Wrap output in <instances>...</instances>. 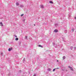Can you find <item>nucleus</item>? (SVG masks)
Listing matches in <instances>:
<instances>
[{
    "instance_id": "1",
    "label": "nucleus",
    "mask_w": 76,
    "mask_h": 76,
    "mask_svg": "<svg viewBox=\"0 0 76 76\" xmlns=\"http://www.w3.org/2000/svg\"><path fill=\"white\" fill-rule=\"evenodd\" d=\"M68 67L69 68H70L71 70H72V71H73V68L72 67H70V66H69Z\"/></svg>"
},
{
    "instance_id": "2",
    "label": "nucleus",
    "mask_w": 76,
    "mask_h": 76,
    "mask_svg": "<svg viewBox=\"0 0 76 76\" xmlns=\"http://www.w3.org/2000/svg\"><path fill=\"white\" fill-rule=\"evenodd\" d=\"M0 26H3V23L2 22H1L0 23Z\"/></svg>"
},
{
    "instance_id": "3",
    "label": "nucleus",
    "mask_w": 76,
    "mask_h": 76,
    "mask_svg": "<svg viewBox=\"0 0 76 76\" xmlns=\"http://www.w3.org/2000/svg\"><path fill=\"white\" fill-rule=\"evenodd\" d=\"M12 48H10L8 49V51H10L12 50Z\"/></svg>"
},
{
    "instance_id": "4",
    "label": "nucleus",
    "mask_w": 76,
    "mask_h": 76,
    "mask_svg": "<svg viewBox=\"0 0 76 76\" xmlns=\"http://www.w3.org/2000/svg\"><path fill=\"white\" fill-rule=\"evenodd\" d=\"M54 31L55 32H58V30L55 29Z\"/></svg>"
},
{
    "instance_id": "5",
    "label": "nucleus",
    "mask_w": 76,
    "mask_h": 76,
    "mask_svg": "<svg viewBox=\"0 0 76 76\" xmlns=\"http://www.w3.org/2000/svg\"><path fill=\"white\" fill-rule=\"evenodd\" d=\"M26 20V19H25V18H23V22H25V20Z\"/></svg>"
},
{
    "instance_id": "6",
    "label": "nucleus",
    "mask_w": 76,
    "mask_h": 76,
    "mask_svg": "<svg viewBox=\"0 0 76 76\" xmlns=\"http://www.w3.org/2000/svg\"><path fill=\"white\" fill-rule=\"evenodd\" d=\"M24 7V5H21L20 6V7Z\"/></svg>"
},
{
    "instance_id": "7",
    "label": "nucleus",
    "mask_w": 76,
    "mask_h": 76,
    "mask_svg": "<svg viewBox=\"0 0 76 76\" xmlns=\"http://www.w3.org/2000/svg\"><path fill=\"white\" fill-rule=\"evenodd\" d=\"M49 3H51V4H53V2L51 1H49Z\"/></svg>"
},
{
    "instance_id": "8",
    "label": "nucleus",
    "mask_w": 76,
    "mask_h": 76,
    "mask_svg": "<svg viewBox=\"0 0 76 76\" xmlns=\"http://www.w3.org/2000/svg\"><path fill=\"white\" fill-rule=\"evenodd\" d=\"M39 47H42V48H43V46H42L41 45H39Z\"/></svg>"
},
{
    "instance_id": "9",
    "label": "nucleus",
    "mask_w": 76,
    "mask_h": 76,
    "mask_svg": "<svg viewBox=\"0 0 76 76\" xmlns=\"http://www.w3.org/2000/svg\"><path fill=\"white\" fill-rule=\"evenodd\" d=\"M40 7L41 8H44V6H43L42 5H41Z\"/></svg>"
},
{
    "instance_id": "10",
    "label": "nucleus",
    "mask_w": 76,
    "mask_h": 76,
    "mask_svg": "<svg viewBox=\"0 0 76 76\" xmlns=\"http://www.w3.org/2000/svg\"><path fill=\"white\" fill-rule=\"evenodd\" d=\"M19 40V39L18 38H16L15 39V41H18Z\"/></svg>"
},
{
    "instance_id": "11",
    "label": "nucleus",
    "mask_w": 76,
    "mask_h": 76,
    "mask_svg": "<svg viewBox=\"0 0 76 76\" xmlns=\"http://www.w3.org/2000/svg\"><path fill=\"white\" fill-rule=\"evenodd\" d=\"M16 5H19V3L17 2L16 3Z\"/></svg>"
},
{
    "instance_id": "12",
    "label": "nucleus",
    "mask_w": 76,
    "mask_h": 76,
    "mask_svg": "<svg viewBox=\"0 0 76 76\" xmlns=\"http://www.w3.org/2000/svg\"><path fill=\"white\" fill-rule=\"evenodd\" d=\"M63 58L64 60V59L66 58V57H65V56H63Z\"/></svg>"
},
{
    "instance_id": "13",
    "label": "nucleus",
    "mask_w": 76,
    "mask_h": 76,
    "mask_svg": "<svg viewBox=\"0 0 76 76\" xmlns=\"http://www.w3.org/2000/svg\"><path fill=\"white\" fill-rule=\"evenodd\" d=\"M48 71H51V69L50 68H49L48 69Z\"/></svg>"
},
{
    "instance_id": "14",
    "label": "nucleus",
    "mask_w": 76,
    "mask_h": 76,
    "mask_svg": "<svg viewBox=\"0 0 76 76\" xmlns=\"http://www.w3.org/2000/svg\"><path fill=\"white\" fill-rule=\"evenodd\" d=\"M25 37L26 39H28V38H27V36H25Z\"/></svg>"
},
{
    "instance_id": "15",
    "label": "nucleus",
    "mask_w": 76,
    "mask_h": 76,
    "mask_svg": "<svg viewBox=\"0 0 76 76\" xmlns=\"http://www.w3.org/2000/svg\"><path fill=\"white\" fill-rule=\"evenodd\" d=\"M33 76H37V75H36V74H34Z\"/></svg>"
},
{
    "instance_id": "16",
    "label": "nucleus",
    "mask_w": 76,
    "mask_h": 76,
    "mask_svg": "<svg viewBox=\"0 0 76 76\" xmlns=\"http://www.w3.org/2000/svg\"><path fill=\"white\" fill-rule=\"evenodd\" d=\"M72 32H74V29H72Z\"/></svg>"
},
{
    "instance_id": "17",
    "label": "nucleus",
    "mask_w": 76,
    "mask_h": 76,
    "mask_svg": "<svg viewBox=\"0 0 76 76\" xmlns=\"http://www.w3.org/2000/svg\"><path fill=\"white\" fill-rule=\"evenodd\" d=\"M56 69H53V72H54L55 71V70H56Z\"/></svg>"
},
{
    "instance_id": "18",
    "label": "nucleus",
    "mask_w": 76,
    "mask_h": 76,
    "mask_svg": "<svg viewBox=\"0 0 76 76\" xmlns=\"http://www.w3.org/2000/svg\"><path fill=\"white\" fill-rule=\"evenodd\" d=\"M14 37H15V38H17V36H16V35H15Z\"/></svg>"
},
{
    "instance_id": "19",
    "label": "nucleus",
    "mask_w": 76,
    "mask_h": 76,
    "mask_svg": "<svg viewBox=\"0 0 76 76\" xmlns=\"http://www.w3.org/2000/svg\"><path fill=\"white\" fill-rule=\"evenodd\" d=\"M23 14H22L21 15V16H23Z\"/></svg>"
},
{
    "instance_id": "20",
    "label": "nucleus",
    "mask_w": 76,
    "mask_h": 76,
    "mask_svg": "<svg viewBox=\"0 0 76 76\" xmlns=\"http://www.w3.org/2000/svg\"><path fill=\"white\" fill-rule=\"evenodd\" d=\"M1 54L2 55V56H3V53H1Z\"/></svg>"
},
{
    "instance_id": "21",
    "label": "nucleus",
    "mask_w": 76,
    "mask_h": 76,
    "mask_svg": "<svg viewBox=\"0 0 76 76\" xmlns=\"http://www.w3.org/2000/svg\"><path fill=\"white\" fill-rule=\"evenodd\" d=\"M74 50L76 49V47L74 48Z\"/></svg>"
},
{
    "instance_id": "22",
    "label": "nucleus",
    "mask_w": 76,
    "mask_h": 76,
    "mask_svg": "<svg viewBox=\"0 0 76 76\" xmlns=\"http://www.w3.org/2000/svg\"><path fill=\"white\" fill-rule=\"evenodd\" d=\"M56 69H59V68H56Z\"/></svg>"
},
{
    "instance_id": "23",
    "label": "nucleus",
    "mask_w": 76,
    "mask_h": 76,
    "mask_svg": "<svg viewBox=\"0 0 76 76\" xmlns=\"http://www.w3.org/2000/svg\"><path fill=\"white\" fill-rule=\"evenodd\" d=\"M57 61L58 62V60H57Z\"/></svg>"
},
{
    "instance_id": "24",
    "label": "nucleus",
    "mask_w": 76,
    "mask_h": 76,
    "mask_svg": "<svg viewBox=\"0 0 76 76\" xmlns=\"http://www.w3.org/2000/svg\"><path fill=\"white\" fill-rule=\"evenodd\" d=\"M34 26H35V24L34 25Z\"/></svg>"
},
{
    "instance_id": "25",
    "label": "nucleus",
    "mask_w": 76,
    "mask_h": 76,
    "mask_svg": "<svg viewBox=\"0 0 76 76\" xmlns=\"http://www.w3.org/2000/svg\"><path fill=\"white\" fill-rule=\"evenodd\" d=\"M62 70H64V69H62Z\"/></svg>"
},
{
    "instance_id": "26",
    "label": "nucleus",
    "mask_w": 76,
    "mask_h": 76,
    "mask_svg": "<svg viewBox=\"0 0 76 76\" xmlns=\"http://www.w3.org/2000/svg\"><path fill=\"white\" fill-rule=\"evenodd\" d=\"M75 18L76 19V17H75Z\"/></svg>"
}]
</instances>
